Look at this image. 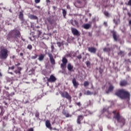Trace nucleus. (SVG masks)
Instances as JSON below:
<instances>
[{"label": "nucleus", "instance_id": "nucleus-53", "mask_svg": "<svg viewBox=\"0 0 131 131\" xmlns=\"http://www.w3.org/2000/svg\"><path fill=\"white\" fill-rule=\"evenodd\" d=\"M9 73H10V74H13V73L12 72L10 73V72H9Z\"/></svg>", "mask_w": 131, "mask_h": 131}, {"label": "nucleus", "instance_id": "nucleus-59", "mask_svg": "<svg viewBox=\"0 0 131 131\" xmlns=\"http://www.w3.org/2000/svg\"><path fill=\"white\" fill-rule=\"evenodd\" d=\"M116 23V24H117V23Z\"/></svg>", "mask_w": 131, "mask_h": 131}, {"label": "nucleus", "instance_id": "nucleus-28", "mask_svg": "<svg viewBox=\"0 0 131 131\" xmlns=\"http://www.w3.org/2000/svg\"><path fill=\"white\" fill-rule=\"evenodd\" d=\"M103 51L104 52H109L110 51V49L108 48H105L103 49Z\"/></svg>", "mask_w": 131, "mask_h": 131}, {"label": "nucleus", "instance_id": "nucleus-54", "mask_svg": "<svg viewBox=\"0 0 131 131\" xmlns=\"http://www.w3.org/2000/svg\"><path fill=\"white\" fill-rule=\"evenodd\" d=\"M9 11H10V12H12V11H11V10H9Z\"/></svg>", "mask_w": 131, "mask_h": 131}, {"label": "nucleus", "instance_id": "nucleus-19", "mask_svg": "<svg viewBox=\"0 0 131 131\" xmlns=\"http://www.w3.org/2000/svg\"><path fill=\"white\" fill-rule=\"evenodd\" d=\"M82 27H83V28H84V29H89L90 28V27H91V25L89 24H86L85 25H83L82 26Z\"/></svg>", "mask_w": 131, "mask_h": 131}, {"label": "nucleus", "instance_id": "nucleus-46", "mask_svg": "<svg viewBox=\"0 0 131 131\" xmlns=\"http://www.w3.org/2000/svg\"><path fill=\"white\" fill-rule=\"evenodd\" d=\"M51 49H52V50H54V46H51Z\"/></svg>", "mask_w": 131, "mask_h": 131}, {"label": "nucleus", "instance_id": "nucleus-10", "mask_svg": "<svg viewBox=\"0 0 131 131\" xmlns=\"http://www.w3.org/2000/svg\"><path fill=\"white\" fill-rule=\"evenodd\" d=\"M49 57L50 58V62L51 64L53 65L55 64V59H54V57H53V55L51 53L48 54Z\"/></svg>", "mask_w": 131, "mask_h": 131}, {"label": "nucleus", "instance_id": "nucleus-40", "mask_svg": "<svg viewBox=\"0 0 131 131\" xmlns=\"http://www.w3.org/2000/svg\"><path fill=\"white\" fill-rule=\"evenodd\" d=\"M128 5L129 6H131V0H129V2H128Z\"/></svg>", "mask_w": 131, "mask_h": 131}, {"label": "nucleus", "instance_id": "nucleus-32", "mask_svg": "<svg viewBox=\"0 0 131 131\" xmlns=\"http://www.w3.org/2000/svg\"><path fill=\"white\" fill-rule=\"evenodd\" d=\"M86 65L88 67H89L90 66V65H91V63H90V61H86Z\"/></svg>", "mask_w": 131, "mask_h": 131}, {"label": "nucleus", "instance_id": "nucleus-55", "mask_svg": "<svg viewBox=\"0 0 131 131\" xmlns=\"http://www.w3.org/2000/svg\"><path fill=\"white\" fill-rule=\"evenodd\" d=\"M121 53H122V52H120V53H119V54H121Z\"/></svg>", "mask_w": 131, "mask_h": 131}, {"label": "nucleus", "instance_id": "nucleus-16", "mask_svg": "<svg viewBox=\"0 0 131 131\" xmlns=\"http://www.w3.org/2000/svg\"><path fill=\"white\" fill-rule=\"evenodd\" d=\"M21 70H22V68L18 67L17 68V70L15 71V73H16V74H18L19 75H20V74H21Z\"/></svg>", "mask_w": 131, "mask_h": 131}, {"label": "nucleus", "instance_id": "nucleus-29", "mask_svg": "<svg viewBox=\"0 0 131 131\" xmlns=\"http://www.w3.org/2000/svg\"><path fill=\"white\" fill-rule=\"evenodd\" d=\"M89 83L88 81H85L84 82V86H88L89 85Z\"/></svg>", "mask_w": 131, "mask_h": 131}, {"label": "nucleus", "instance_id": "nucleus-42", "mask_svg": "<svg viewBox=\"0 0 131 131\" xmlns=\"http://www.w3.org/2000/svg\"><path fill=\"white\" fill-rule=\"evenodd\" d=\"M78 59H81V55H78L77 56Z\"/></svg>", "mask_w": 131, "mask_h": 131}, {"label": "nucleus", "instance_id": "nucleus-4", "mask_svg": "<svg viewBox=\"0 0 131 131\" xmlns=\"http://www.w3.org/2000/svg\"><path fill=\"white\" fill-rule=\"evenodd\" d=\"M7 58H8V50L3 48L0 51V58L7 59Z\"/></svg>", "mask_w": 131, "mask_h": 131}, {"label": "nucleus", "instance_id": "nucleus-58", "mask_svg": "<svg viewBox=\"0 0 131 131\" xmlns=\"http://www.w3.org/2000/svg\"><path fill=\"white\" fill-rule=\"evenodd\" d=\"M114 22H115V19L114 20Z\"/></svg>", "mask_w": 131, "mask_h": 131}, {"label": "nucleus", "instance_id": "nucleus-31", "mask_svg": "<svg viewBox=\"0 0 131 131\" xmlns=\"http://www.w3.org/2000/svg\"><path fill=\"white\" fill-rule=\"evenodd\" d=\"M37 58V55L36 54H35L34 56H32L31 57L32 59H36Z\"/></svg>", "mask_w": 131, "mask_h": 131}, {"label": "nucleus", "instance_id": "nucleus-39", "mask_svg": "<svg viewBox=\"0 0 131 131\" xmlns=\"http://www.w3.org/2000/svg\"><path fill=\"white\" fill-rule=\"evenodd\" d=\"M57 45L59 47H61V45H62V43H61L58 42L57 43Z\"/></svg>", "mask_w": 131, "mask_h": 131}, {"label": "nucleus", "instance_id": "nucleus-36", "mask_svg": "<svg viewBox=\"0 0 131 131\" xmlns=\"http://www.w3.org/2000/svg\"><path fill=\"white\" fill-rule=\"evenodd\" d=\"M40 2V0H35L36 4H38Z\"/></svg>", "mask_w": 131, "mask_h": 131}, {"label": "nucleus", "instance_id": "nucleus-37", "mask_svg": "<svg viewBox=\"0 0 131 131\" xmlns=\"http://www.w3.org/2000/svg\"><path fill=\"white\" fill-rule=\"evenodd\" d=\"M38 36H39V35H40V34H41V32L40 31H38Z\"/></svg>", "mask_w": 131, "mask_h": 131}, {"label": "nucleus", "instance_id": "nucleus-49", "mask_svg": "<svg viewBox=\"0 0 131 131\" xmlns=\"http://www.w3.org/2000/svg\"><path fill=\"white\" fill-rule=\"evenodd\" d=\"M128 15L129 17H131V14L130 13H128Z\"/></svg>", "mask_w": 131, "mask_h": 131}, {"label": "nucleus", "instance_id": "nucleus-25", "mask_svg": "<svg viewBox=\"0 0 131 131\" xmlns=\"http://www.w3.org/2000/svg\"><path fill=\"white\" fill-rule=\"evenodd\" d=\"M62 14H63V17L66 18L67 12H66V10H65V9H62Z\"/></svg>", "mask_w": 131, "mask_h": 131}, {"label": "nucleus", "instance_id": "nucleus-50", "mask_svg": "<svg viewBox=\"0 0 131 131\" xmlns=\"http://www.w3.org/2000/svg\"><path fill=\"white\" fill-rule=\"evenodd\" d=\"M37 9H40V7L39 6H37Z\"/></svg>", "mask_w": 131, "mask_h": 131}, {"label": "nucleus", "instance_id": "nucleus-17", "mask_svg": "<svg viewBox=\"0 0 131 131\" xmlns=\"http://www.w3.org/2000/svg\"><path fill=\"white\" fill-rule=\"evenodd\" d=\"M43 59H45V55L40 54L38 56V60H39V61H42V60H43Z\"/></svg>", "mask_w": 131, "mask_h": 131}, {"label": "nucleus", "instance_id": "nucleus-14", "mask_svg": "<svg viewBox=\"0 0 131 131\" xmlns=\"http://www.w3.org/2000/svg\"><path fill=\"white\" fill-rule=\"evenodd\" d=\"M29 18L31 20H37V16L32 14L29 15Z\"/></svg>", "mask_w": 131, "mask_h": 131}, {"label": "nucleus", "instance_id": "nucleus-41", "mask_svg": "<svg viewBox=\"0 0 131 131\" xmlns=\"http://www.w3.org/2000/svg\"><path fill=\"white\" fill-rule=\"evenodd\" d=\"M28 131H33V128H29Z\"/></svg>", "mask_w": 131, "mask_h": 131}, {"label": "nucleus", "instance_id": "nucleus-21", "mask_svg": "<svg viewBox=\"0 0 131 131\" xmlns=\"http://www.w3.org/2000/svg\"><path fill=\"white\" fill-rule=\"evenodd\" d=\"M127 84V82H126V81H121L120 82V85L121 86L126 85Z\"/></svg>", "mask_w": 131, "mask_h": 131}, {"label": "nucleus", "instance_id": "nucleus-44", "mask_svg": "<svg viewBox=\"0 0 131 131\" xmlns=\"http://www.w3.org/2000/svg\"><path fill=\"white\" fill-rule=\"evenodd\" d=\"M19 55L21 57L23 56V53H20Z\"/></svg>", "mask_w": 131, "mask_h": 131}, {"label": "nucleus", "instance_id": "nucleus-23", "mask_svg": "<svg viewBox=\"0 0 131 131\" xmlns=\"http://www.w3.org/2000/svg\"><path fill=\"white\" fill-rule=\"evenodd\" d=\"M113 37L114 39L115 40H117V37L116 36V32H113Z\"/></svg>", "mask_w": 131, "mask_h": 131}, {"label": "nucleus", "instance_id": "nucleus-2", "mask_svg": "<svg viewBox=\"0 0 131 131\" xmlns=\"http://www.w3.org/2000/svg\"><path fill=\"white\" fill-rule=\"evenodd\" d=\"M10 36H11V37H15L17 38V39H20L22 38L21 37V35H20V32L18 31H12V32L9 33L8 36V39H10Z\"/></svg>", "mask_w": 131, "mask_h": 131}, {"label": "nucleus", "instance_id": "nucleus-8", "mask_svg": "<svg viewBox=\"0 0 131 131\" xmlns=\"http://www.w3.org/2000/svg\"><path fill=\"white\" fill-rule=\"evenodd\" d=\"M62 63L61 64V68H64L65 66H66V64H67V59L66 58L63 57L62 60Z\"/></svg>", "mask_w": 131, "mask_h": 131}, {"label": "nucleus", "instance_id": "nucleus-56", "mask_svg": "<svg viewBox=\"0 0 131 131\" xmlns=\"http://www.w3.org/2000/svg\"><path fill=\"white\" fill-rule=\"evenodd\" d=\"M0 76H2V74L0 73Z\"/></svg>", "mask_w": 131, "mask_h": 131}, {"label": "nucleus", "instance_id": "nucleus-15", "mask_svg": "<svg viewBox=\"0 0 131 131\" xmlns=\"http://www.w3.org/2000/svg\"><path fill=\"white\" fill-rule=\"evenodd\" d=\"M82 119H83V116H79L78 117V118H77V123L78 124H80V121H81V120H82Z\"/></svg>", "mask_w": 131, "mask_h": 131}, {"label": "nucleus", "instance_id": "nucleus-24", "mask_svg": "<svg viewBox=\"0 0 131 131\" xmlns=\"http://www.w3.org/2000/svg\"><path fill=\"white\" fill-rule=\"evenodd\" d=\"M62 113L65 115L66 117H71L72 115H70L69 113H66L65 112H63Z\"/></svg>", "mask_w": 131, "mask_h": 131}, {"label": "nucleus", "instance_id": "nucleus-52", "mask_svg": "<svg viewBox=\"0 0 131 131\" xmlns=\"http://www.w3.org/2000/svg\"><path fill=\"white\" fill-rule=\"evenodd\" d=\"M128 55H129V56H131V53H129L128 54Z\"/></svg>", "mask_w": 131, "mask_h": 131}, {"label": "nucleus", "instance_id": "nucleus-34", "mask_svg": "<svg viewBox=\"0 0 131 131\" xmlns=\"http://www.w3.org/2000/svg\"><path fill=\"white\" fill-rule=\"evenodd\" d=\"M15 67L14 66H12V67L11 68H9V70H14Z\"/></svg>", "mask_w": 131, "mask_h": 131}, {"label": "nucleus", "instance_id": "nucleus-7", "mask_svg": "<svg viewBox=\"0 0 131 131\" xmlns=\"http://www.w3.org/2000/svg\"><path fill=\"white\" fill-rule=\"evenodd\" d=\"M57 80V78L55 76L51 75L50 77L47 79L48 82H55Z\"/></svg>", "mask_w": 131, "mask_h": 131}, {"label": "nucleus", "instance_id": "nucleus-12", "mask_svg": "<svg viewBox=\"0 0 131 131\" xmlns=\"http://www.w3.org/2000/svg\"><path fill=\"white\" fill-rule=\"evenodd\" d=\"M72 83L74 88H75V89H77V86H78L79 84L78 82L76 81V79H75V78L73 79Z\"/></svg>", "mask_w": 131, "mask_h": 131}, {"label": "nucleus", "instance_id": "nucleus-6", "mask_svg": "<svg viewBox=\"0 0 131 131\" xmlns=\"http://www.w3.org/2000/svg\"><path fill=\"white\" fill-rule=\"evenodd\" d=\"M71 31L74 35H76L77 36H79V35H80L79 32L76 28H72Z\"/></svg>", "mask_w": 131, "mask_h": 131}, {"label": "nucleus", "instance_id": "nucleus-33", "mask_svg": "<svg viewBox=\"0 0 131 131\" xmlns=\"http://www.w3.org/2000/svg\"><path fill=\"white\" fill-rule=\"evenodd\" d=\"M68 131H72V126H69L68 128Z\"/></svg>", "mask_w": 131, "mask_h": 131}, {"label": "nucleus", "instance_id": "nucleus-18", "mask_svg": "<svg viewBox=\"0 0 131 131\" xmlns=\"http://www.w3.org/2000/svg\"><path fill=\"white\" fill-rule=\"evenodd\" d=\"M68 69L69 71H72V69H73V66H72L71 63H69L68 64Z\"/></svg>", "mask_w": 131, "mask_h": 131}, {"label": "nucleus", "instance_id": "nucleus-13", "mask_svg": "<svg viewBox=\"0 0 131 131\" xmlns=\"http://www.w3.org/2000/svg\"><path fill=\"white\" fill-rule=\"evenodd\" d=\"M46 126L48 128L50 129V130H52V126H51V123L50 122V121L47 120L46 121Z\"/></svg>", "mask_w": 131, "mask_h": 131}, {"label": "nucleus", "instance_id": "nucleus-9", "mask_svg": "<svg viewBox=\"0 0 131 131\" xmlns=\"http://www.w3.org/2000/svg\"><path fill=\"white\" fill-rule=\"evenodd\" d=\"M70 23L72 24V25H73V26H76V27H79V24H78V21L77 20H71Z\"/></svg>", "mask_w": 131, "mask_h": 131}, {"label": "nucleus", "instance_id": "nucleus-51", "mask_svg": "<svg viewBox=\"0 0 131 131\" xmlns=\"http://www.w3.org/2000/svg\"><path fill=\"white\" fill-rule=\"evenodd\" d=\"M104 24H105V25H107V23L104 22Z\"/></svg>", "mask_w": 131, "mask_h": 131}, {"label": "nucleus", "instance_id": "nucleus-47", "mask_svg": "<svg viewBox=\"0 0 131 131\" xmlns=\"http://www.w3.org/2000/svg\"><path fill=\"white\" fill-rule=\"evenodd\" d=\"M129 25H131V20L129 21Z\"/></svg>", "mask_w": 131, "mask_h": 131}, {"label": "nucleus", "instance_id": "nucleus-35", "mask_svg": "<svg viewBox=\"0 0 131 131\" xmlns=\"http://www.w3.org/2000/svg\"><path fill=\"white\" fill-rule=\"evenodd\" d=\"M76 105H77V106H79V107H80V106H81V103H80L79 102H76Z\"/></svg>", "mask_w": 131, "mask_h": 131}, {"label": "nucleus", "instance_id": "nucleus-45", "mask_svg": "<svg viewBox=\"0 0 131 131\" xmlns=\"http://www.w3.org/2000/svg\"><path fill=\"white\" fill-rule=\"evenodd\" d=\"M46 3H50V0H46Z\"/></svg>", "mask_w": 131, "mask_h": 131}, {"label": "nucleus", "instance_id": "nucleus-48", "mask_svg": "<svg viewBox=\"0 0 131 131\" xmlns=\"http://www.w3.org/2000/svg\"><path fill=\"white\" fill-rule=\"evenodd\" d=\"M107 110L106 108H103V112H105Z\"/></svg>", "mask_w": 131, "mask_h": 131}, {"label": "nucleus", "instance_id": "nucleus-57", "mask_svg": "<svg viewBox=\"0 0 131 131\" xmlns=\"http://www.w3.org/2000/svg\"><path fill=\"white\" fill-rule=\"evenodd\" d=\"M80 96H81V93H80Z\"/></svg>", "mask_w": 131, "mask_h": 131}, {"label": "nucleus", "instance_id": "nucleus-11", "mask_svg": "<svg viewBox=\"0 0 131 131\" xmlns=\"http://www.w3.org/2000/svg\"><path fill=\"white\" fill-rule=\"evenodd\" d=\"M88 51L90 53H92L93 54H95L96 52H97V49L94 47H89L88 48Z\"/></svg>", "mask_w": 131, "mask_h": 131}, {"label": "nucleus", "instance_id": "nucleus-43", "mask_svg": "<svg viewBox=\"0 0 131 131\" xmlns=\"http://www.w3.org/2000/svg\"><path fill=\"white\" fill-rule=\"evenodd\" d=\"M67 9H70V6L69 5H67Z\"/></svg>", "mask_w": 131, "mask_h": 131}, {"label": "nucleus", "instance_id": "nucleus-26", "mask_svg": "<svg viewBox=\"0 0 131 131\" xmlns=\"http://www.w3.org/2000/svg\"><path fill=\"white\" fill-rule=\"evenodd\" d=\"M113 89H114V87L111 85L108 89V92H112V91H113Z\"/></svg>", "mask_w": 131, "mask_h": 131}, {"label": "nucleus", "instance_id": "nucleus-5", "mask_svg": "<svg viewBox=\"0 0 131 131\" xmlns=\"http://www.w3.org/2000/svg\"><path fill=\"white\" fill-rule=\"evenodd\" d=\"M61 96L62 98H66L68 100L71 99V96L67 93V92H64L63 93H61Z\"/></svg>", "mask_w": 131, "mask_h": 131}, {"label": "nucleus", "instance_id": "nucleus-27", "mask_svg": "<svg viewBox=\"0 0 131 131\" xmlns=\"http://www.w3.org/2000/svg\"><path fill=\"white\" fill-rule=\"evenodd\" d=\"M104 14L105 16H106V17H109V16H110V14H109V13H108V12H107V11H105L104 12Z\"/></svg>", "mask_w": 131, "mask_h": 131}, {"label": "nucleus", "instance_id": "nucleus-22", "mask_svg": "<svg viewBox=\"0 0 131 131\" xmlns=\"http://www.w3.org/2000/svg\"><path fill=\"white\" fill-rule=\"evenodd\" d=\"M19 18L20 20H21V21H23V20H24L23 13H22L21 12L19 13Z\"/></svg>", "mask_w": 131, "mask_h": 131}, {"label": "nucleus", "instance_id": "nucleus-20", "mask_svg": "<svg viewBox=\"0 0 131 131\" xmlns=\"http://www.w3.org/2000/svg\"><path fill=\"white\" fill-rule=\"evenodd\" d=\"M84 95H86V96H91V95H94V93L91 92L90 91H87L85 92Z\"/></svg>", "mask_w": 131, "mask_h": 131}, {"label": "nucleus", "instance_id": "nucleus-1", "mask_svg": "<svg viewBox=\"0 0 131 131\" xmlns=\"http://www.w3.org/2000/svg\"><path fill=\"white\" fill-rule=\"evenodd\" d=\"M116 96L121 99H129V93L124 90H121L116 93Z\"/></svg>", "mask_w": 131, "mask_h": 131}, {"label": "nucleus", "instance_id": "nucleus-38", "mask_svg": "<svg viewBox=\"0 0 131 131\" xmlns=\"http://www.w3.org/2000/svg\"><path fill=\"white\" fill-rule=\"evenodd\" d=\"M35 116H36V117H38V116H39V113H36L35 114Z\"/></svg>", "mask_w": 131, "mask_h": 131}, {"label": "nucleus", "instance_id": "nucleus-30", "mask_svg": "<svg viewBox=\"0 0 131 131\" xmlns=\"http://www.w3.org/2000/svg\"><path fill=\"white\" fill-rule=\"evenodd\" d=\"M27 48L29 50H31L32 49V46L31 45H29Z\"/></svg>", "mask_w": 131, "mask_h": 131}, {"label": "nucleus", "instance_id": "nucleus-3", "mask_svg": "<svg viewBox=\"0 0 131 131\" xmlns=\"http://www.w3.org/2000/svg\"><path fill=\"white\" fill-rule=\"evenodd\" d=\"M113 113L115 115L114 118H116L117 119L118 122H120L121 123V124H124L125 120H124V118H123L122 117H121L120 115L118 113H116V111H114Z\"/></svg>", "mask_w": 131, "mask_h": 131}]
</instances>
